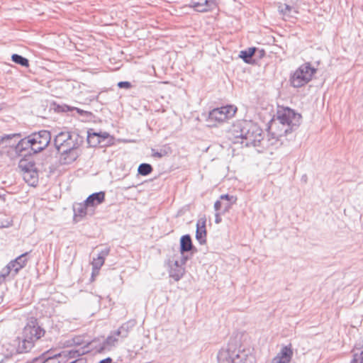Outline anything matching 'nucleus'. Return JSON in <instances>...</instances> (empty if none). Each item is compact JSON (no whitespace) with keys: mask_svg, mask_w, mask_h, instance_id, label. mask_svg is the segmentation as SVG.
<instances>
[{"mask_svg":"<svg viewBox=\"0 0 363 363\" xmlns=\"http://www.w3.org/2000/svg\"><path fill=\"white\" fill-rule=\"evenodd\" d=\"M84 143V138L76 132L62 131L54 138V145L60 153V162L69 164L80 155L79 148Z\"/></svg>","mask_w":363,"mask_h":363,"instance_id":"1","label":"nucleus"},{"mask_svg":"<svg viewBox=\"0 0 363 363\" xmlns=\"http://www.w3.org/2000/svg\"><path fill=\"white\" fill-rule=\"evenodd\" d=\"M301 115L289 107H278L276 118L269 123V132L273 138L279 140L295 130L301 124Z\"/></svg>","mask_w":363,"mask_h":363,"instance_id":"2","label":"nucleus"},{"mask_svg":"<svg viewBox=\"0 0 363 363\" xmlns=\"http://www.w3.org/2000/svg\"><path fill=\"white\" fill-rule=\"evenodd\" d=\"M233 133L235 138L246 147H258L263 140L262 129L252 121H242L233 125Z\"/></svg>","mask_w":363,"mask_h":363,"instance_id":"3","label":"nucleus"},{"mask_svg":"<svg viewBox=\"0 0 363 363\" xmlns=\"http://www.w3.org/2000/svg\"><path fill=\"white\" fill-rule=\"evenodd\" d=\"M217 359L218 363H255L254 355L245 350H237L232 344H228L219 350Z\"/></svg>","mask_w":363,"mask_h":363,"instance_id":"4","label":"nucleus"},{"mask_svg":"<svg viewBox=\"0 0 363 363\" xmlns=\"http://www.w3.org/2000/svg\"><path fill=\"white\" fill-rule=\"evenodd\" d=\"M316 72L317 69L312 67L310 62L301 65L290 77L291 86L300 88L306 85L312 79Z\"/></svg>","mask_w":363,"mask_h":363,"instance_id":"5","label":"nucleus"},{"mask_svg":"<svg viewBox=\"0 0 363 363\" xmlns=\"http://www.w3.org/2000/svg\"><path fill=\"white\" fill-rule=\"evenodd\" d=\"M28 141H30L32 151L38 153L45 150L50 143L51 134L50 131L42 130L35 132L28 135Z\"/></svg>","mask_w":363,"mask_h":363,"instance_id":"6","label":"nucleus"},{"mask_svg":"<svg viewBox=\"0 0 363 363\" xmlns=\"http://www.w3.org/2000/svg\"><path fill=\"white\" fill-rule=\"evenodd\" d=\"M181 253V262L185 264L189 259V257L185 255L186 252H191L192 255L196 251V247L193 245L191 238L189 234L182 235L180 238V248Z\"/></svg>","mask_w":363,"mask_h":363,"instance_id":"7","label":"nucleus"},{"mask_svg":"<svg viewBox=\"0 0 363 363\" xmlns=\"http://www.w3.org/2000/svg\"><path fill=\"white\" fill-rule=\"evenodd\" d=\"M45 335V330L38 325L36 320L31 321L24 328L23 336L33 340V342Z\"/></svg>","mask_w":363,"mask_h":363,"instance_id":"8","label":"nucleus"},{"mask_svg":"<svg viewBox=\"0 0 363 363\" xmlns=\"http://www.w3.org/2000/svg\"><path fill=\"white\" fill-rule=\"evenodd\" d=\"M214 5V0H191L190 3V6L198 12H206Z\"/></svg>","mask_w":363,"mask_h":363,"instance_id":"9","label":"nucleus"},{"mask_svg":"<svg viewBox=\"0 0 363 363\" xmlns=\"http://www.w3.org/2000/svg\"><path fill=\"white\" fill-rule=\"evenodd\" d=\"M206 218L205 216L200 218L196 223V239L200 244H204L206 241Z\"/></svg>","mask_w":363,"mask_h":363,"instance_id":"10","label":"nucleus"},{"mask_svg":"<svg viewBox=\"0 0 363 363\" xmlns=\"http://www.w3.org/2000/svg\"><path fill=\"white\" fill-rule=\"evenodd\" d=\"M182 265V263L180 264L179 261L176 260L170 266V269L169 271V277L176 281L180 280L185 272V269Z\"/></svg>","mask_w":363,"mask_h":363,"instance_id":"11","label":"nucleus"},{"mask_svg":"<svg viewBox=\"0 0 363 363\" xmlns=\"http://www.w3.org/2000/svg\"><path fill=\"white\" fill-rule=\"evenodd\" d=\"M105 201V192L99 191L91 194L89 195L86 199L84 201L86 205L90 207H95L101 203H102Z\"/></svg>","mask_w":363,"mask_h":363,"instance_id":"12","label":"nucleus"},{"mask_svg":"<svg viewBox=\"0 0 363 363\" xmlns=\"http://www.w3.org/2000/svg\"><path fill=\"white\" fill-rule=\"evenodd\" d=\"M18 345L16 347V352L18 354L28 352L34 346L33 340H30L23 335L22 340H20V338H18Z\"/></svg>","mask_w":363,"mask_h":363,"instance_id":"13","label":"nucleus"},{"mask_svg":"<svg viewBox=\"0 0 363 363\" xmlns=\"http://www.w3.org/2000/svg\"><path fill=\"white\" fill-rule=\"evenodd\" d=\"M88 206L86 205L85 201L84 203H75L73 206L74 211V219L76 222H78L87 214Z\"/></svg>","mask_w":363,"mask_h":363,"instance_id":"14","label":"nucleus"},{"mask_svg":"<svg viewBox=\"0 0 363 363\" xmlns=\"http://www.w3.org/2000/svg\"><path fill=\"white\" fill-rule=\"evenodd\" d=\"M109 252V248H105L98 254L96 258H94L91 264L92 267H94V270H96V273H99V269L103 266L105 258L108 255Z\"/></svg>","mask_w":363,"mask_h":363,"instance_id":"15","label":"nucleus"},{"mask_svg":"<svg viewBox=\"0 0 363 363\" xmlns=\"http://www.w3.org/2000/svg\"><path fill=\"white\" fill-rule=\"evenodd\" d=\"M29 252H25L9 263V264H12L15 274H16L20 269L26 266L28 261L27 256Z\"/></svg>","mask_w":363,"mask_h":363,"instance_id":"16","label":"nucleus"},{"mask_svg":"<svg viewBox=\"0 0 363 363\" xmlns=\"http://www.w3.org/2000/svg\"><path fill=\"white\" fill-rule=\"evenodd\" d=\"M118 342V339L113 335H109L107 338L98 347H96V350L98 352H104L105 351H109L111 349L115 346L116 343Z\"/></svg>","mask_w":363,"mask_h":363,"instance_id":"17","label":"nucleus"},{"mask_svg":"<svg viewBox=\"0 0 363 363\" xmlns=\"http://www.w3.org/2000/svg\"><path fill=\"white\" fill-rule=\"evenodd\" d=\"M135 321L130 320L123 323L117 330L114 332V335L121 337H126L129 331L135 326Z\"/></svg>","mask_w":363,"mask_h":363,"instance_id":"18","label":"nucleus"},{"mask_svg":"<svg viewBox=\"0 0 363 363\" xmlns=\"http://www.w3.org/2000/svg\"><path fill=\"white\" fill-rule=\"evenodd\" d=\"M24 181L30 186H35L38 182V171L35 169L28 171L27 173H23Z\"/></svg>","mask_w":363,"mask_h":363,"instance_id":"19","label":"nucleus"},{"mask_svg":"<svg viewBox=\"0 0 363 363\" xmlns=\"http://www.w3.org/2000/svg\"><path fill=\"white\" fill-rule=\"evenodd\" d=\"M257 48L255 47L249 48L240 52L239 57L247 64H252V57L255 55Z\"/></svg>","mask_w":363,"mask_h":363,"instance_id":"20","label":"nucleus"},{"mask_svg":"<svg viewBox=\"0 0 363 363\" xmlns=\"http://www.w3.org/2000/svg\"><path fill=\"white\" fill-rule=\"evenodd\" d=\"M28 136L22 138L18 141L15 145V151L16 153L21 155L23 151L30 149L32 150V145L30 141H28Z\"/></svg>","mask_w":363,"mask_h":363,"instance_id":"21","label":"nucleus"},{"mask_svg":"<svg viewBox=\"0 0 363 363\" xmlns=\"http://www.w3.org/2000/svg\"><path fill=\"white\" fill-rule=\"evenodd\" d=\"M98 138L100 140L99 146L107 147L114 143V138L107 132H99Z\"/></svg>","mask_w":363,"mask_h":363,"instance_id":"22","label":"nucleus"},{"mask_svg":"<svg viewBox=\"0 0 363 363\" xmlns=\"http://www.w3.org/2000/svg\"><path fill=\"white\" fill-rule=\"evenodd\" d=\"M220 199L221 201H225V202H223V211L222 213L228 212L231 208L232 205L235 203L237 201V198L235 196L229 195L228 194H222L220 196Z\"/></svg>","mask_w":363,"mask_h":363,"instance_id":"23","label":"nucleus"},{"mask_svg":"<svg viewBox=\"0 0 363 363\" xmlns=\"http://www.w3.org/2000/svg\"><path fill=\"white\" fill-rule=\"evenodd\" d=\"M208 118L211 121L223 122L227 119V117L220 107L211 111L208 114Z\"/></svg>","mask_w":363,"mask_h":363,"instance_id":"24","label":"nucleus"},{"mask_svg":"<svg viewBox=\"0 0 363 363\" xmlns=\"http://www.w3.org/2000/svg\"><path fill=\"white\" fill-rule=\"evenodd\" d=\"M18 168L21 170L22 173H27L28 171L37 169L34 161L28 160L25 158L19 161Z\"/></svg>","mask_w":363,"mask_h":363,"instance_id":"25","label":"nucleus"},{"mask_svg":"<svg viewBox=\"0 0 363 363\" xmlns=\"http://www.w3.org/2000/svg\"><path fill=\"white\" fill-rule=\"evenodd\" d=\"M86 140L90 147L99 146L100 140L98 138V132L94 131L93 129H89L87 131Z\"/></svg>","mask_w":363,"mask_h":363,"instance_id":"26","label":"nucleus"},{"mask_svg":"<svg viewBox=\"0 0 363 363\" xmlns=\"http://www.w3.org/2000/svg\"><path fill=\"white\" fill-rule=\"evenodd\" d=\"M11 60L15 62L16 64L20 65L22 67H29V60L18 54H13L11 55Z\"/></svg>","mask_w":363,"mask_h":363,"instance_id":"27","label":"nucleus"},{"mask_svg":"<svg viewBox=\"0 0 363 363\" xmlns=\"http://www.w3.org/2000/svg\"><path fill=\"white\" fill-rule=\"evenodd\" d=\"M62 352H75L74 355L72 354L69 355H65V357H57V362L59 363H69V360L77 358L80 355L79 352L78 350H69V351H62Z\"/></svg>","mask_w":363,"mask_h":363,"instance_id":"28","label":"nucleus"},{"mask_svg":"<svg viewBox=\"0 0 363 363\" xmlns=\"http://www.w3.org/2000/svg\"><path fill=\"white\" fill-rule=\"evenodd\" d=\"M74 353L75 352H72L71 354H72L73 355H74ZM69 354H70V352H60L52 355H49L45 357V359L43 363H59L57 362V357H65V355Z\"/></svg>","mask_w":363,"mask_h":363,"instance_id":"29","label":"nucleus"},{"mask_svg":"<svg viewBox=\"0 0 363 363\" xmlns=\"http://www.w3.org/2000/svg\"><path fill=\"white\" fill-rule=\"evenodd\" d=\"M153 168L151 164L148 163H142L138 168V172L142 176H147L152 173Z\"/></svg>","mask_w":363,"mask_h":363,"instance_id":"30","label":"nucleus"},{"mask_svg":"<svg viewBox=\"0 0 363 363\" xmlns=\"http://www.w3.org/2000/svg\"><path fill=\"white\" fill-rule=\"evenodd\" d=\"M221 109L224 111L225 114L226 115L227 119L232 118L237 111V108L233 105L222 106Z\"/></svg>","mask_w":363,"mask_h":363,"instance_id":"31","label":"nucleus"},{"mask_svg":"<svg viewBox=\"0 0 363 363\" xmlns=\"http://www.w3.org/2000/svg\"><path fill=\"white\" fill-rule=\"evenodd\" d=\"M293 354V352L290 347H284L280 353L277 354V356L281 357H286V359H291Z\"/></svg>","mask_w":363,"mask_h":363,"instance_id":"32","label":"nucleus"},{"mask_svg":"<svg viewBox=\"0 0 363 363\" xmlns=\"http://www.w3.org/2000/svg\"><path fill=\"white\" fill-rule=\"evenodd\" d=\"M21 137V133H13V134H6L4 135H0V144L4 143L5 140L9 139H19Z\"/></svg>","mask_w":363,"mask_h":363,"instance_id":"33","label":"nucleus"},{"mask_svg":"<svg viewBox=\"0 0 363 363\" xmlns=\"http://www.w3.org/2000/svg\"><path fill=\"white\" fill-rule=\"evenodd\" d=\"M13 270L12 264H8L5 267H4L0 272V276L6 279V277L9 275L11 272Z\"/></svg>","mask_w":363,"mask_h":363,"instance_id":"34","label":"nucleus"},{"mask_svg":"<svg viewBox=\"0 0 363 363\" xmlns=\"http://www.w3.org/2000/svg\"><path fill=\"white\" fill-rule=\"evenodd\" d=\"M350 363H363V350L360 353H354Z\"/></svg>","mask_w":363,"mask_h":363,"instance_id":"35","label":"nucleus"},{"mask_svg":"<svg viewBox=\"0 0 363 363\" xmlns=\"http://www.w3.org/2000/svg\"><path fill=\"white\" fill-rule=\"evenodd\" d=\"M279 11L282 13L284 15H289L291 12V11L293 9V7L288 5V4H284L282 6H280L279 7Z\"/></svg>","mask_w":363,"mask_h":363,"instance_id":"36","label":"nucleus"},{"mask_svg":"<svg viewBox=\"0 0 363 363\" xmlns=\"http://www.w3.org/2000/svg\"><path fill=\"white\" fill-rule=\"evenodd\" d=\"M72 110H75L77 111V113H79V115L87 117V118L92 116L91 112L84 111V110H82L79 108L74 107V108H72Z\"/></svg>","mask_w":363,"mask_h":363,"instance_id":"37","label":"nucleus"},{"mask_svg":"<svg viewBox=\"0 0 363 363\" xmlns=\"http://www.w3.org/2000/svg\"><path fill=\"white\" fill-rule=\"evenodd\" d=\"M117 86L120 89H130L133 86L132 84L127 81H121L119 82L117 84Z\"/></svg>","mask_w":363,"mask_h":363,"instance_id":"38","label":"nucleus"},{"mask_svg":"<svg viewBox=\"0 0 363 363\" xmlns=\"http://www.w3.org/2000/svg\"><path fill=\"white\" fill-rule=\"evenodd\" d=\"M291 359H286V357H281L279 356H276L273 359L272 363H289Z\"/></svg>","mask_w":363,"mask_h":363,"instance_id":"39","label":"nucleus"},{"mask_svg":"<svg viewBox=\"0 0 363 363\" xmlns=\"http://www.w3.org/2000/svg\"><path fill=\"white\" fill-rule=\"evenodd\" d=\"M214 209L216 212L219 211H223V201H216L214 203ZM223 211H221L222 213Z\"/></svg>","mask_w":363,"mask_h":363,"instance_id":"40","label":"nucleus"},{"mask_svg":"<svg viewBox=\"0 0 363 363\" xmlns=\"http://www.w3.org/2000/svg\"><path fill=\"white\" fill-rule=\"evenodd\" d=\"M16 140H17L16 138L5 140L4 143H5L6 146L13 147L15 148V145L16 144Z\"/></svg>","mask_w":363,"mask_h":363,"instance_id":"41","label":"nucleus"},{"mask_svg":"<svg viewBox=\"0 0 363 363\" xmlns=\"http://www.w3.org/2000/svg\"><path fill=\"white\" fill-rule=\"evenodd\" d=\"M152 156L153 157L161 158V157H162L164 155V154L163 152H158V151H155L154 149H152Z\"/></svg>","mask_w":363,"mask_h":363,"instance_id":"42","label":"nucleus"},{"mask_svg":"<svg viewBox=\"0 0 363 363\" xmlns=\"http://www.w3.org/2000/svg\"><path fill=\"white\" fill-rule=\"evenodd\" d=\"M215 222L216 223L218 224L221 222V218H220V213L217 212L216 214H215Z\"/></svg>","mask_w":363,"mask_h":363,"instance_id":"43","label":"nucleus"},{"mask_svg":"<svg viewBox=\"0 0 363 363\" xmlns=\"http://www.w3.org/2000/svg\"><path fill=\"white\" fill-rule=\"evenodd\" d=\"M259 57H262V56H264V54H265V52H264V50H259Z\"/></svg>","mask_w":363,"mask_h":363,"instance_id":"44","label":"nucleus"},{"mask_svg":"<svg viewBox=\"0 0 363 363\" xmlns=\"http://www.w3.org/2000/svg\"><path fill=\"white\" fill-rule=\"evenodd\" d=\"M99 273H96V270H94V267H92V277L98 274Z\"/></svg>","mask_w":363,"mask_h":363,"instance_id":"45","label":"nucleus"},{"mask_svg":"<svg viewBox=\"0 0 363 363\" xmlns=\"http://www.w3.org/2000/svg\"><path fill=\"white\" fill-rule=\"evenodd\" d=\"M5 281V279L0 276V285Z\"/></svg>","mask_w":363,"mask_h":363,"instance_id":"46","label":"nucleus"}]
</instances>
